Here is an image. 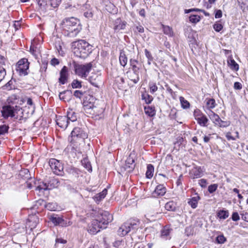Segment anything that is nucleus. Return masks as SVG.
Listing matches in <instances>:
<instances>
[{
  "mask_svg": "<svg viewBox=\"0 0 248 248\" xmlns=\"http://www.w3.org/2000/svg\"><path fill=\"white\" fill-rule=\"evenodd\" d=\"M60 26L63 34L71 38L77 36L82 29L79 20L74 17L65 18Z\"/></svg>",
  "mask_w": 248,
  "mask_h": 248,
  "instance_id": "1",
  "label": "nucleus"
},
{
  "mask_svg": "<svg viewBox=\"0 0 248 248\" xmlns=\"http://www.w3.org/2000/svg\"><path fill=\"white\" fill-rule=\"evenodd\" d=\"M88 137L86 132L80 127H75L71 132V137L68 138L71 143V152L76 155L81 154L80 146L84 144V140Z\"/></svg>",
  "mask_w": 248,
  "mask_h": 248,
  "instance_id": "2",
  "label": "nucleus"
},
{
  "mask_svg": "<svg viewBox=\"0 0 248 248\" xmlns=\"http://www.w3.org/2000/svg\"><path fill=\"white\" fill-rule=\"evenodd\" d=\"M74 46V54L77 57L85 59L92 52V46L84 40L75 42Z\"/></svg>",
  "mask_w": 248,
  "mask_h": 248,
  "instance_id": "3",
  "label": "nucleus"
},
{
  "mask_svg": "<svg viewBox=\"0 0 248 248\" xmlns=\"http://www.w3.org/2000/svg\"><path fill=\"white\" fill-rule=\"evenodd\" d=\"M140 221L137 219H130L124 223L119 229L118 234L121 236L127 234L130 231L135 232L139 226Z\"/></svg>",
  "mask_w": 248,
  "mask_h": 248,
  "instance_id": "4",
  "label": "nucleus"
},
{
  "mask_svg": "<svg viewBox=\"0 0 248 248\" xmlns=\"http://www.w3.org/2000/svg\"><path fill=\"white\" fill-rule=\"evenodd\" d=\"M105 105L103 102H101L100 104L97 103L85 112V113L92 115L93 118L99 119L103 118L104 116L103 113L105 110Z\"/></svg>",
  "mask_w": 248,
  "mask_h": 248,
  "instance_id": "5",
  "label": "nucleus"
},
{
  "mask_svg": "<svg viewBox=\"0 0 248 248\" xmlns=\"http://www.w3.org/2000/svg\"><path fill=\"white\" fill-rule=\"evenodd\" d=\"M74 66L76 75L81 78H86L90 72L93 65L91 62L85 64H79L74 62Z\"/></svg>",
  "mask_w": 248,
  "mask_h": 248,
  "instance_id": "6",
  "label": "nucleus"
},
{
  "mask_svg": "<svg viewBox=\"0 0 248 248\" xmlns=\"http://www.w3.org/2000/svg\"><path fill=\"white\" fill-rule=\"evenodd\" d=\"M78 98H82L85 112L90 109L95 103L96 99L91 94H74Z\"/></svg>",
  "mask_w": 248,
  "mask_h": 248,
  "instance_id": "7",
  "label": "nucleus"
},
{
  "mask_svg": "<svg viewBox=\"0 0 248 248\" xmlns=\"http://www.w3.org/2000/svg\"><path fill=\"white\" fill-rule=\"evenodd\" d=\"M49 165L53 173L58 175H62L63 167L61 162L55 158H51L48 162Z\"/></svg>",
  "mask_w": 248,
  "mask_h": 248,
  "instance_id": "8",
  "label": "nucleus"
},
{
  "mask_svg": "<svg viewBox=\"0 0 248 248\" xmlns=\"http://www.w3.org/2000/svg\"><path fill=\"white\" fill-rule=\"evenodd\" d=\"M135 154L131 153L125 161V164L121 168V171H125L127 172H131L135 168L134 164Z\"/></svg>",
  "mask_w": 248,
  "mask_h": 248,
  "instance_id": "9",
  "label": "nucleus"
},
{
  "mask_svg": "<svg viewBox=\"0 0 248 248\" xmlns=\"http://www.w3.org/2000/svg\"><path fill=\"white\" fill-rule=\"evenodd\" d=\"M29 62L26 59L19 60L16 64V70L21 76H26L28 74Z\"/></svg>",
  "mask_w": 248,
  "mask_h": 248,
  "instance_id": "10",
  "label": "nucleus"
},
{
  "mask_svg": "<svg viewBox=\"0 0 248 248\" xmlns=\"http://www.w3.org/2000/svg\"><path fill=\"white\" fill-rule=\"evenodd\" d=\"M98 223L102 225V227L105 229L107 225L113 220L112 216L108 211H102L100 213L97 219Z\"/></svg>",
  "mask_w": 248,
  "mask_h": 248,
  "instance_id": "11",
  "label": "nucleus"
},
{
  "mask_svg": "<svg viewBox=\"0 0 248 248\" xmlns=\"http://www.w3.org/2000/svg\"><path fill=\"white\" fill-rule=\"evenodd\" d=\"M49 220L55 226L59 225L62 227H66L71 225L70 222L67 223L61 217L57 215H52L51 216L49 217Z\"/></svg>",
  "mask_w": 248,
  "mask_h": 248,
  "instance_id": "12",
  "label": "nucleus"
},
{
  "mask_svg": "<svg viewBox=\"0 0 248 248\" xmlns=\"http://www.w3.org/2000/svg\"><path fill=\"white\" fill-rule=\"evenodd\" d=\"M100 229H103L102 225L98 223V220H93L88 225V231L92 234H95L100 231Z\"/></svg>",
  "mask_w": 248,
  "mask_h": 248,
  "instance_id": "13",
  "label": "nucleus"
},
{
  "mask_svg": "<svg viewBox=\"0 0 248 248\" xmlns=\"http://www.w3.org/2000/svg\"><path fill=\"white\" fill-rule=\"evenodd\" d=\"M90 83L96 87H99L102 84V77L100 74L92 73L89 77Z\"/></svg>",
  "mask_w": 248,
  "mask_h": 248,
  "instance_id": "14",
  "label": "nucleus"
},
{
  "mask_svg": "<svg viewBox=\"0 0 248 248\" xmlns=\"http://www.w3.org/2000/svg\"><path fill=\"white\" fill-rule=\"evenodd\" d=\"M1 112L2 116L5 118H7L9 117H13L15 115L14 114V107L11 106L3 107Z\"/></svg>",
  "mask_w": 248,
  "mask_h": 248,
  "instance_id": "15",
  "label": "nucleus"
},
{
  "mask_svg": "<svg viewBox=\"0 0 248 248\" xmlns=\"http://www.w3.org/2000/svg\"><path fill=\"white\" fill-rule=\"evenodd\" d=\"M60 78H59V82L61 84H64L67 81L68 78V68L65 66H64L60 73Z\"/></svg>",
  "mask_w": 248,
  "mask_h": 248,
  "instance_id": "16",
  "label": "nucleus"
},
{
  "mask_svg": "<svg viewBox=\"0 0 248 248\" xmlns=\"http://www.w3.org/2000/svg\"><path fill=\"white\" fill-rule=\"evenodd\" d=\"M56 123L61 128L65 129L68 125L69 120L66 116H59L57 117Z\"/></svg>",
  "mask_w": 248,
  "mask_h": 248,
  "instance_id": "17",
  "label": "nucleus"
},
{
  "mask_svg": "<svg viewBox=\"0 0 248 248\" xmlns=\"http://www.w3.org/2000/svg\"><path fill=\"white\" fill-rule=\"evenodd\" d=\"M172 229L168 226H164L161 231V237L165 240L170 239V233Z\"/></svg>",
  "mask_w": 248,
  "mask_h": 248,
  "instance_id": "18",
  "label": "nucleus"
},
{
  "mask_svg": "<svg viewBox=\"0 0 248 248\" xmlns=\"http://www.w3.org/2000/svg\"><path fill=\"white\" fill-rule=\"evenodd\" d=\"M202 172L201 167L196 166L190 170V174L193 178H199L202 176Z\"/></svg>",
  "mask_w": 248,
  "mask_h": 248,
  "instance_id": "19",
  "label": "nucleus"
},
{
  "mask_svg": "<svg viewBox=\"0 0 248 248\" xmlns=\"http://www.w3.org/2000/svg\"><path fill=\"white\" fill-rule=\"evenodd\" d=\"M207 113L215 125H217V124H219L220 118L217 114L211 110H209V112H207Z\"/></svg>",
  "mask_w": 248,
  "mask_h": 248,
  "instance_id": "20",
  "label": "nucleus"
},
{
  "mask_svg": "<svg viewBox=\"0 0 248 248\" xmlns=\"http://www.w3.org/2000/svg\"><path fill=\"white\" fill-rule=\"evenodd\" d=\"M196 120L198 123L202 126H206L207 123L208 121V119L207 117L202 114L199 116H197L196 117Z\"/></svg>",
  "mask_w": 248,
  "mask_h": 248,
  "instance_id": "21",
  "label": "nucleus"
},
{
  "mask_svg": "<svg viewBox=\"0 0 248 248\" xmlns=\"http://www.w3.org/2000/svg\"><path fill=\"white\" fill-rule=\"evenodd\" d=\"M126 22L122 21L120 19H117L115 21V25L114 27V30L115 31H119L121 30H124L126 26Z\"/></svg>",
  "mask_w": 248,
  "mask_h": 248,
  "instance_id": "22",
  "label": "nucleus"
},
{
  "mask_svg": "<svg viewBox=\"0 0 248 248\" xmlns=\"http://www.w3.org/2000/svg\"><path fill=\"white\" fill-rule=\"evenodd\" d=\"M166 192V188L163 185H159L156 187L154 191V194L157 196H162L165 194Z\"/></svg>",
  "mask_w": 248,
  "mask_h": 248,
  "instance_id": "23",
  "label": "nucleus"
},
{
  "mask_svg": "<svg viewBox=\"0 0 248 248\" xmlns=\"http://www.w3.org/2000/svg\"><path fill=\"white\" fill-rule=\"evenodd\" d=\"M38 222V218L36 216H30L28 219V222L30 223L29 226L31 227V229L36 227Z\"/></svg>",
  "mask_w": 248,
  "mask_h": 248,
  "instance_id": "24",
  "label": "nucleus"
},
{
  "mask_svg": "<svg viewBox=\"0 0 248 248\" xmlns=\"http://www.w3.org/2000/svg\"><path fill=\"white\" fill-rule=\"evenodd\" d=\"M119 62L120 64L123 67H124L127 64V58L123 50H121L120 52L119 56Z\"/></svg>",
  "mask_w": 248,
  "mask_h": 248,
  "instance_id": "25",
  "label": "nucleus"
},
{
  "mask_svg": "<svg viewBox=\"0 0 248 248\" xmlns=\"http://www.w3.org/2000/svg\"><path fill=\"white\" fill-rule=\"evenodd\" d=\"M68 120L71 122H75L77 119V114L73 109H70L67 112V116Z\"/></svg>",
  "mask_w": 248,
  "mask_h": 248,
  "instance_id": "26",
  "label": "nucleus"
},
{
  "mask_svg": "<svg viewBox=\"0 0 248 248\" xmlns=\"http://www.w3.org/2000/svg\"><path fill=\"white\" fill-rule=\"evenodd\" d=\"M107 194V190L104 189L101 192L97 194L94 197V199L96 202H99L102 199H104Z\"/></svg>",
  "mask_w": 248,
  "mask_h": 248,
  "instance_id": "27",
  "label": "nucleus"
},
{
  "mask_svg": "<svg viewBox=\"0 0 248 248\" xmlns=\"http://www.w3.org/2000/svg\"><path fill=\"white\" fill-rule=\"evenodd\" d=\"M176 204L173 201H170L166 203L165 208L168 211H174L176 209Z\"/></svg>",
  "mask_w": 248,
  "mask_h": 248,
  "instance_id": "28",
  "label": "nucleus"
},
{
  "mask_svg": "<svg viewBox=\"0 0 248 248\" xmlns=\"http://www.w3.org/2000/svg\"><path fill=\"white\" fill-rule=\"evenodd\" d=\"M228 64L230 68L232 70L237 71L239 69V65L233 59L228 61Z\"/></svg>",
  "mask_w": 248,
  "mask_h": 248,
  "instance_id": "29",
  "label": "nucleus"
},
{
  "mask_svg": "<svg viewBox=\"0 0 248 248\" xmlns=\"http://www.w3.org/2000/svg\"><path fill=\"white\" fill-rule=\"evenodd\" d=\"M199 199L200 197L199 196L194 197L188 201V203L192 208H196Z\"/></svg>",
  "mask_w": 248,
  "mask_h": 248,
  "instance_id": "30",
  "label": "nucleus"
},
{
  "mask_svg": "<svg viewBox=\"0 0 248 248\" xmlns=\"http://www.w3.org/2000/svg\"><path fill=\"white\" fill-rule=\"evenodd\" d=\"M154 171V166L151 164L148 165L147 166V171L146 172V177L148 178H152L153 176Z\"/></svg>",
  "mask_w": 248,
  "mask_h": 248,
  "instance_id": "31",
  "label": "nucleus"
},
{
  "mask_svg": "<svg viewBox=\"0 0 248 248\" xmlns=\"http://www.w3.org/2000/svg\"><path fill=\"white\" fill-rule=\"evenodd\" d=\"M164 33L170 37H172L174 35L172 29L168 26L162 25Z\"/></svg>",
  "mask_w": 248,
  "mask_h": 248,
  "instance_id": "32",
  "label": "nucleus"
},
{
  "mask_svg": "<svg viewBox=\"0 0 248 248\" xmlns=\"http://www.w3.org/2000/svg\"><path fill=\"white\" fill-rule=\"evenodd\" d=\"M217 216L220 219H225L229 217V212L227 210H220L217 213Z\"/></svg>",
  "mask_w": 248,
  "mask_h": 248,
  "instance_id": "33",
  "label": "nucleus"
},
{
  "mask_svg": "<svg viewBox=\"0 0 248 248\" xmlns=\"http://www.w3.org/2000/svg\"><path fill=\"white\" fill-rule=\"evenodd\" d=\"M144 111L145 114L150 117H153L155 114L154 109L150 107H144Z\"/></svg>",
  "mask_w": 248,
  "mask_h": 248,
  "instance_id": "34",
  "label": "nucleus"
},
{
  "mask_svg": "<svg viewBox=\"0 0 248 248\" xmlns=\"http://www.w3.org/2000/svg\"><path fill=\"white\" fill-rule=\"evenodd\" d=\"M180 101L181 106L184 109H186L189 108L190 104L189 102L186 100L183 97H180Z\"/></svg>",
  "mask_w": 248,
  "mask_h": 248,
  "instance_id": "35",
  "label": "nucleus"
},
{
  "mask_svg": "<svg viewBox=\"0 0 248 248\" xmlns=\"http://www.w3.org/2000/svg\"><path fill=\"white\" fill-rule=\"evenodd\" d=\"M141 99L145 101L146 104H150L153 100V97L149 94H142Z\"/></svg>",
  "mask_w": 248,
  "mask_h": 248,
  "instance_id": "36",
  "label": "nucleus"
},
{
  "mask_svg": "<svg viewBox=\"0 0 248 248\" xmlns=\"http://www.w3.org/2000/svg\"><path fill=\"white\" fill-rule=\"evenodd\" d=\"M237 1L243 11L248 8V0H237Z\"/></svg>",
  "mask_w": 248,
  "mask_h": 248,
  "instance_id": "37",
  "label": "nucleus"
},
{
  "mask_svg": "<svg viewBox=\"0 0 248 248\" xmlns=\"http://www.w3.org/2000/svg\"><path fill=\"white\" fill-rule=\"evenodd\" d=\"M46 207L50 211H56L58 209L57 205L55 202H49L46 204Z\"/></svg>",
  "mask_w": 248,
  "mask_h": 248,
  "instance_id": "38",
  "label": "nucleus"
},
{
  "mask_svg": "<svg viewBox=\"0 0 248 248\" xmlns=\"http://www.w3.org/2000/svg\"><path fill=\"white\" fill-rule=\"evenodd\" d=\"M201 19L200 16L197 15H192L189 16V21L193 23L198 22Z\"/></svg>",
  "mask_w": 248,
  "mask_h": 248,
  "instance_id": "39",
  "label": "nucleus"
},
{
  "mask_svg": "<svg viewBox=\"0 0 248 248\" xmlns=\"http://www.w3.org/2000/svg\"><path fill=\"white\" fill-rule=\"evenodd\" d=\"M62 42L61 40L59 38H57V40H56L55 43V46L56 49L57 50V51L59 52V53H60V51L62 50Z\"/></svg>",
  "mask_w": 248,
  "mask_h": 248,
  "instance_id": "40",
  "label": "nucleus"
},
{
  "mask_svg": "<svg viewBox=\"0 0 248 248\" xmlns=\"http://www.w3.org/2000/svg\"><path fill=\"white\" fill-rule=\"evenodd\" d=\"M48 189V185L46 183H42L40 184L39 186H38L36 190L41 191V190H46Z\"/></svg>",
  "mask_w": 248,
  "mask_h": 248,
  "instance_id": "41",
  "label": "nucleus"
},
{
  "mask_svg": "<svg viewBox=\"0 0 248 248\" xmlns=\"http://www.w3.org/2000/svg\"><path fill=\"white\" fill-rule=\"evenodd\" d=\"M69 95V94H59L58 96L60 100L68 101L70 100V95Z\"/></svg>",
  "mask_w": 248,
  "mask_h": 248,
  "instance_id": "42",
  "label": "nucleus"
},
{
  "mask_svg": "<svg viewBox=\"0 0 248 248\" xmlns=\"http://www.w3.org/2000/svg\"><path fill=\"white\" fill-rule=\"evenodd\" d=\"M230 121H224L220 119L219 124H217V125L221 127H226L230 125Z\"/></svg>",
  "mask_w": 248,
  "mask_h": 248,
  "instance_id": "43",
  "label": "nucleus"
},
{
  "mask_svg": "<svg viewBox=\"0 0 248 248\" xmlns=\"http://www.w3.org/2000/svg\"><path fill=\"white\" fill-rule=\"evenodd\" d=\"M214 29L217 32L220 31L223 28V25L218 22H216L213 25Z\"/></svg>",
  "mask_w": 248,
  "mask_h": 248,
  "instance_id": "44",
  "label": "nucleus"
},
{
  "mask_svg": "<svg viewBox=\"0 0 248 248\" xmlns=\"http://www.w3.org/2000/svg\"><path fill=\"white\" fill-rule=\"evenodd\" d=\"M206 105L210 109L213 108L215 107V101L214 99H209L207 100Z\"/></svg>",
  "mask_w": 248,
  "mask_h": 248,
  "instance_id": "45",
  "label": "nucleus"
},
{
  "mask_svg": "<svg viewBox=\"0 0 248 248\" xmlns=\"http://www.w3.org/2000/svg\"><path fill=\"white\" fill-rule=\"evenodd\" d=\"M9 129L8 126L6 125H0V135H3L8 132Z\"/></svg>",
  "mask_w": 248,
  "mask_h": 248,
  "instance_id": "46",
  "label": "nucleus"
},
{
  "mask_svg": "<svg viewBox=\"0 0 248 248\" xmlns=\"http://www.w3.org/2000/svg\"><path fill=\"white\" fill-rule=\"evenodd\" d=\"M62 0H50V5L54 7H57L61 3Z\"/></svg>",
  "mask_w": 248,
  "mask_h": 248,
  "instance_id": "47",
  "label": "nucleus"
},
{
  "mask_svg": "<svg viewBox=\"0 0 248 248\" xmlns=\"http://www.w3.org/2000/svg\"><path fill=\"white\" fill-rule=\"evenodd\" d=\"M217 184L211 185L208 186V190L209 192V193H212L217 190Z\"/></svg>",
  "mask_w": 248,
  "mask_h": 248,
  "instance_id": "48",
  "label": "nucleus"
},
{
  "mask_svg": "<svg viewBox=\"0 0 248 248\" xmlns=\"http://www.w3.org/2000/svg\"><path fill=\"white\" fill-rule=\"evenodd\" d=\"M216 241L219 244H223L226 241V238L223 235H220L217 237Z\"/></svg>",
  "mask_w": 248,
  "mask_h": 248,
  "instance_id": "49",
  "label": "nucleus"
},
{
  "mask_svg": "<svg viewBox=\"0 0 248 248\" xmlns=\"http://www.w3.org/2000/svg\"><path fill=\"white\" fill-rule=\"evenodd\" d=\"M6 75V70L5 69L0 66V81H1Z\"/></svg>",
  "mask_w": 248,
  "mask_h": 248,
  "instance_id": "50",
  "label": "nucleus"
},
{
  "mask_svg": "<svg viewBox=\"0 0 248 248\" xmlns=\"http://www.w3.org/2000/svg\"><path fill=\"white\" fill-rule=\"evenodd\" d=\"M72 86L73 88H78L81 87V82L77 80H74L72 83Z\"/></svg>",
  "mask_w": 248,
  "mask_h": 248,
  "instance_id": "51",
  "label": "nucleus"
},
{
  "mask_svg": "<svg viewBox=\"0 0 248 248\" xmlns=\"http://www.w3.org/2000/svg\"><path fill=\"white\" fill-rule=\"evenodd\" d=\"M23 174H25L26 175L25 179H29L30 178L29 171L28 170L26 169L21 171L20 175L22 176Z\"/></svg>",
  "mask_w": 248,
  "mask_h": 248,
  "instance_id": "52",
  "label": "nucleus"
},
{
  "mask_svg": "<svg viewBox=\"0 0 248 248\" xmlns=\"http://www.w3.org/2000/svg\"><path fill=\"white\" fill-rule=\"evenodd\" d=\"M232 218L233 221H236L240 219L239 216L237 212H234L232 213Z\"/></svg>",
  "mask_w": 248,
  "mask_h": 248,
  "instance_id": "53",
  "label": "nucleus"
},
{
  "mask_svg": "<svg viewBox=\"0 0 248 248\" xmlns=\"http://www.w3.org/2000/svg\"><path fill=\"white\" fill-rule=\"evenodd\" d=\"M144 51H145V56L147 57V58L148 59V60H153V58L152 56L151 53L147 49H145L144 50Z\"/></svg>",
  "mask_w": 248,
  "mask_h": 248,
  "instance_id": "54",
  "label": "nucleus"
},
{
  "mask_svg": "<svg viewBox=\"0 0 248 248\" xmlns=\"http://www.w3.org/2000/svg\"><path fill=\"white\" fill-rule=\"evenodd\" d=\"M150 90L151 92H155L157 91V87L154 83L150 84Z\"/></svg>",
  "mask_w": 248,
  "mask_h": 248,
  "instance_id": "55",
  "label": "nucleus"
},
{
  "mask_svg": "<svg viewBox=\"0 0 248 248\" xmlns=\"http://www.w3.org/2000/svg\"><path fill=\"white\" fill-rule=\"evenodd\" d=\"M137 62H138V61L137 60H135L131 59L130 60V65L132 66L133 70L134 71H136V68H137V66L136 65V63H137Z\"/></svg>",
  "mask_w": 248,
  "mask_h": 248,
  "instance_id": "56",
  "label": "nucleus"
},
{
  "mask_svg": "<svg viewBox=\"0 0 248 248\" xmlns=\"http://www.w3.org/2000/svg\"><path fill=\"white\" fill-rule=\"evenodd\" d=\"M40 7L45 6L46 4V0H36Z\"/></svg>",
  "mask_w": 248,
  "mask_h": 248,
  "instance_id": "57",
  "label": "nucleus"
},
{
  "mask_svg": "<svg viewBox=\"0 0 248 248\" xmlns=\"http://www.w3.org/2000/svg\"><path fill=\"white\" fill-rule=\"evenodd\" d=\"M50 63L52 65L55 66L56 65H58L60 62L58 59L56 58H53L51 60Z\"/></svg>",
  "mask_w": 248,
  "mask_h": 248,
  "instance_id": "58",
  "label": "nucleus"
},
{
  "mask_svg": "<svg viewBox=\"0 0 248 248\" xmlns=\"http://www.w3.org/2000/svg\"><path fill=\"white\" fill-rule=\"evenodd\" d=\"M201 9H198V8H193L190 9H186L185 10V13L186 14L189 13L190 12H193V11H197V12H201Z\"/></svg>",
  "mask_w": 248,
  "mask_h": 248,
  "instance_id": "59",
  "label": "nucleus"
},
{
  "mask_svg": "<svg viewBox=\"0 0 248 248\" xmlns=\"http://www.w3.org/2000/svg\"><path fill=\"white\" fill-rule=\"evenodd\" d=\"M13 83V81L12 80L9 81L5 86V88L8 90H12L13 87L11 86Z\"/></svg>",
  "mask_w": 248,
  "mask_h": 248,
  "instance_id": "60",
  "label": "nucleus"
},
{
  "mask_svg": "<svg viewBox=\"0 0 248 248\" xmlns=\"http://www.w3.org/2000/svg\"><path fill=\"white\" fill-rule=\"evenodd\" d=\"M234 88L235 89L239 90L242 88V84L238 82H236L234 84Z\"/></svg>",
  "mask_w": 248,
  "mask_h": 248,
  "instance_id": "61",
  "label": "nucleus"
},
{
  "mask_svg": "<svg viewBox=\"0 0 248 248\" xmlns=\"http://www.w3.org/2000/svg\"><path fill=\"white\" fill-rule=\"evenodd\" d=\"M17 99L16 96L15 94H13L11 97L9 98V102H12L13 103H16V100Z\"/></svg>",
  "mask_w": 248,
  "mask_h": 248,
  "instance_id": "62",
  "label": "nucleus"
},
{
  "mask_svg": "<svg viewBox=\"0 0 248 248\" xmlns=\"http://www.w3.org/2000/svg\"><path fill=\"white\" fill-rule=\"evenodd\" d=\"M84 16L87 18H91L93 16V13L91 11L86 12L84 14Z\"/></svg>",
  "mask_w": 248,
  "mask_h": 248,
  "instance_id": "63",
  "label": "nucleus"
},
{
  "mask_svg": "<svg viewBox=\"0 0 248 248\" xmlns=\"http://www.w3.org/2000/svg\"><path fill=\"white\" fill-rule=\"evenodd\" d=\"M222 16V11L220 10H217L215 14V18H218Z\"/></svg>",
  "mask_w": 248,
  "mask_h": 248,
  "instance_id": "64",
  "label": "nucleus"
}]
</instances>
